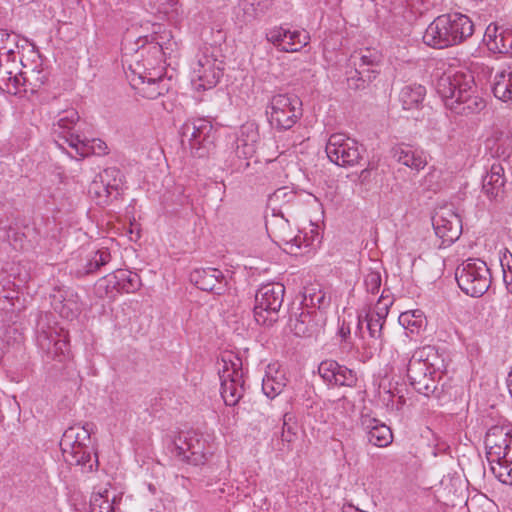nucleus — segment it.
I'll return each instance as SVG.
<instances>
[{
    "label": "nucleus",
    "instance_id": "1",
    "mask_svg": "<svg viewBox=\"0 0 512 512\" xmlns=\"http://www.w3.org/2000/svg\"><path fill=\"white\" fill-rule=\"evenodd\" d=\"M436 91L445 106L457 114L478 113L486 107L473 75L468 72L444 73L437 81Z\"/></svg>",
    "mask_w": 512,
    "mask_h": 512
},
{
    "label": "nucleus",
    "instance_id": "2",
    "mask_svg": "<svg viewBox=\"0 0 512 512\" xmlns=\"http://www.w3.org/2000/svg\"><path fill=\"white\" fill-rule=\"evenodd\" d=\"M474 32L470 18L461 13L442 14L426 28L423 42L432 48L444 49L464 42Z\"/></svg>",
    "mask_w": 512,
    "mask_h": 512
},
{
    "label": "nucleus",
    "instance_id": "3",
    "mask_svg": "<svg viewBox=\"0 0 512 512\" xmlns=\"http://www.w3.org/2000/svg\"><path fill=\"white\" fill-rule=\"evenodd\" d=\"M220 57V50L215 46L205 45L199 48L191 62V81L197 90L211 89L219 82L223 70Z\"/></svg>",
    "mask_w": 512,
    "mask_h": 512
},
{
    "label": "nucleus",
    "instance_id": "4",
    "mask_svg": "<svg viewBox=\"0 0 512 512\" xmlns=\"http://www.w3.org/2000/svg\"><path fill=\"white\" fill-rule=\"evenodd\" d=\"M216 128L207 118L188 119L181 127V144L194 157L209 155L214 147Z\"/></svg>",
    "mask_w": 512,
    "mask_h": 512
},
{
    "label": "nucleus",
    "instance_id": "5",
    "mask_svg": "<svg viewBox=\"0 0 512 512\" xmlns=\"http://www.w3.org/2000/svg\"><path fill=\"white\" fill-rule=\"evenodd\" d=\"M455 279L459 288L471 297L485 294L492 282L490 269L485 261L469 258L458 265Z\"/></svg>",
    "mask_w": 512,
    "mask_h": 512
},
{
    "label": "nucleus",
    "instance_id": "6",
    "mask_svg": "<svg viewBox=\"0 0 512 512\" xmlns=\"http://www.w3.org/2000/svg\"><path fill=\"white\" fill-rule=\"evenodd\" d=\"M89 425L72 426L65 430L60 440V448L64 461L71 466H82L92 469Z\"/></svg>",
    "mask_w": 512,
    "mask_h": 512
},
{
    "label": "nucleus",
    "instance_id": "7",
    "mask_svg": "<svg viewBox=\"0 0 512 512\" xmlns=\"http://www.w3.org/2000/svg\"><path fill=\"white\" fill-rule=\"evenodd\" d=\"M495 154L498 158L482 178V192L490 199L502 200L505 194V184L507 178L505 176V164L512 155V139L505 137L500 140Z\"/></svg>",
    "mask_w": 512,
    "mask_h": 512
},
{
    "label": "nucleus",
    "instance_id": "8",
    "mask_svg": "<svg viewBox=\"0 0 512 512\" xmlns=\"http://www.w3.org/2000/svg\"><path fill=\"white\" fill-rule=\"evenodd\" d=\"M265 112L273 128L289 130L302 116V103L295 95L280 93L270 98Z\"/></svg>",
    "mask_w": 512,
    "mask_h": 512
},
{
    "label": "nucleus",
    "instance_id": "9",
    "mask_svg": "<svg viewBox=\"0 0 512 512\" xmlns=\"http://www.w3.org/2000/svg\"><path fill=\"white\" fill-rule=\"evenodd\" d=\"M242 361L233 354L222 356L219 378L221 396L227 406L236 405L244 395Z\"/></svg>",
    "mask_w": 512,
    "mask_h": 512
},
{
    "label": "nucleus",
    "instance_id": "10",
    "mask_svg": "<svg viewBox=\"0 0 512 512\" xmlns=\"http://www.w3.org/2000/svg\"><path fill=\"white\" fill-rule=\"evenodd\" d=\"M22 68L17 62L5 70L6 78H1L0 90L12 95H17L28 90L34 91L47 80V72L40 68V64L28 67L20 60Z\"/></svg>",
    "mask_w": 512,
    "mask_h": 512
},
{
    "label": "nucleus",
    "instance_id": "11",
    "mask_svg": "<svg viewBox=\"0 0 512 512\" xmlns=\"http://www.w3.org/2000/svg\"><path fill=\"white\" fill-rule=\"evenodd\" d=\"M173 457L179 462L199 466L207 461L211 447L206 438L195 431L181 432L171 447Z\"/></svg>",
    "mask_w": 512,
    "mask_h": 512
},
{
    "label": "nucleus",
    "instance_id": "12",
    "mask_svg": "<svg viewBox=\"0 0 512 512\" xmlns=\"http://www.w3.org/2000/svg\"><path fill=\"white\" fill-rule=\"evenodd\" d=\"M285 287L281 283L262 285L255 295L254 317L259 324H272L282 306Z\"/></svg>",
    "mask_w": 512,
    "mask_h": 512
},
{
    "label": "nucleus",
    "instance_id": "13",
    "mask_svg": "<svg viewBox=\"0 0 512 512\" xmlns=\"http://www.w3.org/2000/svg\"><path fill=\"white\" fill-rule=\"evenodd\" d=\"M325 150L330 161L341 167L359 164L365 152L363 145L342 133L332 134Z\"/></svg>",
    "mask_w": 512,
    "mask_h": 512
},
{
    "label": "nucleus",
    "instance_id": "14",
    "mask_svg": "<svg viewBox=\"0 0 512 512\" xmlns=\"http://www.w3.org/2000/svg\"><path fill=\"white\" fill-rule=\"evenodd\" d=\"M258 140L257 126L254 123L243 124L234 134L230 145L231 155H233L231 166H234L236 170L246 169L249 162L243 161L255 154Z\"/></svg>",
    "mask_w": 512,
    "mask_h": 512
},
{
    "label": "nucleus",
    "instance_id": "15",
    "mask_svg": "<svg viewBox=\"0 0 512 512\" xmlns=\"http://www.w3.org/2000/svg\"><path fill=\"white\" fill-rule=\"evenodd\" d=\"M37 343L48 356L60 362L71 355L68 331L58 325L45 327L39 324Z\"/></svg>",
    "mask_w": 512,
    "mask_h": 512
},
{
    "label": "nucleus",
    "instance_id": "16",
    "mask_svg": "<svg viewBox=\"0 0 512 512\" xmlns=\"http://www.w3.org/2000/svg\"><path fill=\"white\" fill-rule=\"evenodd\" d=\"M432 224L435 234L442 240L441 245L443 246H449L455 242L462 233V221L451 208L439 209L432 217Z\"/></svg>",
    "mask_w": 512,
    "mask_h": 512
},
{
    "label": "nucleus",
    "instance_id": "17",
    "mask_svg": "<svg viewBox=\"0 0 512 512\" xmlns=\"http://www.w3.org/2000/svg\"><path fill=\"white\" fill-rule=\"evenodd\" d=\"M444 360L438 350L431 345L423 346L414 351L407 365V377L423 374L442 373Z\"/></svg>",
    "mask_w": 512,
    "mask_h": 512
},
{
    "label": "nucleus",
    "instance_id": "18",
    "mask_svg": "<svg viewBox=\"0 0 512 512\" xmlns=\"http://www.w3.org/2000/svg\"><path fill=\"white\" fill-rule=\"evenodd\" d=\"M300 312L291 314L289 318V329L298 337H312L316 335L325 324L323 311H310L303 307Z\"/></svg>",
    "mask_w": 512,
    "mask_h": 512
},
{
    "label": "nucleus",
    "instance_id": "19",
    "mask_svg": "<svg viewBox=\"0 0 512 512\" xmlns=\"http://www.w3.org/2000/svg\"><path fill=\"white\" fill-rule=\"evenodd\" d=\"M265 35L268 42L284 52L300 51L310 40L306 31H292L282 26L268 29Z\"/></svg>",
    "mask_w": 512,
    "mask_h": 512
},
{
    "label": "nucleus",
    "instance_id": "20",
    "mask_svg": "<svg viewBox=\"0 0 512 512\" xmlns=\"http://www.w3.org/2000/svg\"><path fill=\"white\" fill-rule=\"evenodd\" d=\"M485 447L489 463L512 455V432L502 426H493L486 433Z\"/></svg>",
    "mask_w": 512,
    "mask_h": 512
},
{
    "label": "nucleus",
    "instance_id": "21",
    "mask_svg": "<svg viewBox=\"0 0 512 512\" xmlns=\"http://www.w3.org/2000/svg\"><path fill=\"white\" fill-rule=\"evenodd\" d=\"M190 280L199 289L216 295L224 294L228 289V280L217 268H197L190 273Z\"/></svg>",
    "mask_w": 512,
    "mask_h": 512
},
{
    "label": "nucleus",
    "instance_id": "22",
    "mask_svg": "<svg viewBox=\"0 0 512 512\" xmlns=\"http://www.w3.org/2000/svg\"><path fill=\"white\" fill-rule=\"evenodd\" d=\"M381 60L382 55L377 49L362 48L351 54L349 62L355 68L356 74L363 75V80L372 81L379 73L377 68Z\"/></svg>",
    "mask_w": 512,
    "mask_h": 512
},
{
    "label": "nucleus",
    "instance_id": "23",
    "mask_svg": "<svg viewBox=\"0 0 512 512\" xmlns=\"http://www.w3.org/2000/svg\"><path fill=\"white\" fill-rule=\"evenodd\" d=\"M318 373L328 385L353 387L357 383L356 373L335 360L322 361Z\"/></svg>",
    "mask_w": 512,
    "mask_h": 512
},
{
    "label": "nucleus",
    "instance_id": "24",
    "mask_svg": "<svg viewBox=\"0 0 512 512\" xmlns=\"http://www.w3.org/2000/svg\"><path fill=\"white\" fill-rule=\"evenodd\" d=\"M79 121L78 112L71 108L60 112L56 120L53 122V135L55 144L62 150L68 151L69 138L72 136H80L79 134L72 133L76 123Z\"/></svg>",
    "mask_w": 512,
    "mask_h": 512
},
{
    "label": "nucleus",
    "instance_id": "25",
    "mask_svg": "<svg viewBox=\"0 0 512 512\" xmlns=\"http://www.w3.org/2000/svg\"><path fill=\"white\" fill-rule=\"evenodd\" d=\"M52 306L61 317L73 320L81 311L78 294L71 288H58L52 295Z\"/></svg>",
    "mask_w": 512,
    "mask_h": 512
},
{
    "label": "nucleus",
    "instance_id": "26",
    "mask_svg": "<svg viewBox=\"0 0 512 512\" xmlns=\"http://www.w3.org/2000/svg\"><path fill=\"white\" fill-rule=\"evenodd\" d=\"M391 155L395 161L416 172H419L428 164L427 154L424 150L407 144L394 146Z\"/></svg>",
    "mask_w": 512,
    "mask_h": 512
},
{
    "label": "nucleus",
    "instance_id": "27",
    "mask_svg": "<svg viewBox=\"0 0 512 512\" xmlns=\"http://www.w3.org/2000/svg\"><path fill=\"white\" fill-rule=\"evenodd\" d=\"M266 227L277 241L301 248V237L293 235L289 221L284 218L281 210L267 218Z\"/></svg>",
    "mask_w": 512,
    "mask_h": 512
},
{
    "label": "nucleus",
    "instance_id": "28",
    "mask_svg": "<svg viewBox=\"0 0 512 512\" xmlns=\"http://www.w3.org/2000/svg\"><path fill=\"white\" fill-rule=\"evenodd\" d=\"M69 141V148L72 151H67V153L72 158L77 155L84 158L90 155L103 156L108 153L107 144L101 139L72 136Z\"/></svg>",
    "mask_w": 512,
    "mask_h": 512
},
{
    "label": "nucleus",
    "instance_id": "29",
    "mask_svg": "<svg viewBox=\"0 0 512 512\" xmlns=\"http://www.w3.org/2000/svg\"><path fill=\"white\" fill-rule=\"evenodd\" d=\"M360 424L367 433L368 441L374 446L386 447L391 444L393 435L391 429L384 423L369 415H362Z\"/></svg>",
    "mask_w": 512,
    "mask_h": 512
},
{
    "label": "nucleus",
    "instance_id": "30",
    "mask_svg": "<svg viewBox=\"0 0 512 512\" xmlns=\"http://www.w3.org/2000/svg\"><path fill=\"white\" fill-rule=\"evenodd\" d=\"M484 37L491 51L512 54V28L489 25Z\"/></svg>",
    "mask_w": 512,
    "mask_h": 512
},
{
    "label": "nucleus",
    "instance_id": "31",
    "mask_svg": "<svg viewBox=\"0 0 512 512\" xmlns=\"http://www.w3.org/2000/svg\"><path fill=\"white\" fill-rule=\"evenodd\" d=\"M121 496L115 490L100 489L93 492L90 498L91 512H115Z\"/></svg>",
    "mask_w": 512,
    "mask_h": 512
},
{
    "label": "nucleus",
    "instance_id": "32",
    "mask_svg": "<svg viewBox=\"0 0 512 512\" xmlns=\"http://www.w3.org/2000/svg\"><path fill=\"white\" fill-rule=\"evenodd\" d=\"M18 42L19 36L17 34L0 30V56L5 62V70L17 62V55L19 54Z\"/></svg>",
    "mask_w": 512,
    "mask_h": 512
},
{
    "label": "nucleus",
    "instance_id": "33",
    "mask_svg": "<svg viewBox=\"0 0 512 512\" xmlns=\"http://www.w3.org/2000/svg\"><path fill=\"white\" fill-rule=\"evenodd\" d=\"M111 260V254L107 248H102L92 252L83 259V264L78 267L74 273L77 277H82L88 274L95 273L102 266L109 263Z\"/></svg>",
    "mask_w": 512,
    "mask_h": 512
},
{
    "label": "nucleus",
    "instance_id": "34",
    "mask_svg": "<svg viewBox=\"0 0 512 512\" xmlns=\"http://www.w3.org/2000/svg\"><path fill=\"white\" fill-rule=\"evenodd\" d=\"M426 95V88L420 84H408L399 92V102L404 110L418 109Z\"/></svg>",
    "mask_w": 512,
    "mask_h": 512
},
{
    "label": "nucleus",
    "instance_id": "35",
    "mask_svg": "<svg viewBox=\"0 0 512 512\" xmlns=\"http://www.w3.org/2000/svg\"><path fill=\"white\" fill-rule=\"evenodd\" d=\"M492 92L500 101L512 103V70H502L496 73Z\"/></svg>",
    "mask_w": 512,
    "mask_h": 512
},
{
    "label": "nucleus",
    "instance_id": "36",
    "mask_svg": "<svg viewBox=\"0 0 512 512\" xmlns=\"http://www.w3.org/2000/svg\"><path fill=\"white\" fill-rule=\"evenodd\" d=\"M139 83H134L133 87L138 90V93L147 99H156L160 95H163L167 90L165 85L162 83L163 79L158 78H147L140 75L138 77Z\"/></svg>",
    "mask_w": 512,
    "mask_h": 512
},
{
    "label": "nucleus",
    "instance_id": "37",
    "mask_svg": "<svg viewBox=\"0 0 512 512\" xmlns=\"http://www.w3.org/2000/svg\"><path fill=\"white\" fill-rule=\"evenodd\" d=\"M441 373H432L431 371L408 377L410 385L419 393L426 397L433 395L438 386L437 377Z\"/></svg>",
    "mask_w": 512,
    "mask_h": 512
},
{
    "label": "nucleus",
    "instance_id": "38",
    "mask_svg": "<svg viewBox=\"0 0 512 512\" xmlns=\"http://www.w3.org/2000/svg\"><path fill=\"white\" fill-rule=\"evenodd\" d=\"M303 308L310 311H323L330 305V297L318 286L305 288Z\"/></svg>",
    "mask_w": 512,
    "mask_h": 512
},
{
    "label": "nucleus",
    "instance_id": "39",
    "mask_svg": "<svg viewBox=\"0 0 512 512\" xmlns=\"http://www.w3.org/2000/svg\"><path fill=\"white\" fill-rule=\"evenodd\" d=\"M286 386V378L284 373L280 371H273L269 367L262 380V391L270 399L278 396Z\"/></svg>",
    "mask_w": 512,
    "mask_h": 512
},
{
    "label": "nucleus",
    "instance_id": "40",
    "mask_svg": "<svg viewBox=\"0 0 512 512\" xmlns=\"http://www.w3.org/2000/svg\"><path fill=\"white\" fill-rule=\"evenodd\" d=\"M101 183L102 185H106V189H108L110 197L116 198L120 195V191L122 190L124 176L117 167H109L101 172L100 184Z\"/></svg>",
    "mask_w": 512,
    "mask_h": 512
},
{
    "label": "nucleus",
    "instance_id": "41",
    "mask_svg": "<svg viewBox=\"0 0 512 512\" xmlns=\"http://www.w3.org/2000/svg\"><path fill=\"white\" fill-rule=\"evenodd\" d=\"M273 6V0H241L240 8L244 13L245 21H251L264 15Z\"/></svg>",
    "mask_w": 512,
    "mask_h": 512
},
{
    "label": "nucleus",
    "instance_id": "42",
    "mask_svg": "<svg viewBox=\"0 0 512 512\" xmlns=\"http://www.w3.org/2000/svg\"><path fill=\"white\" fill-rule=\"evenodd\" d=\"M399 323L412 333L419 332L426 324V317L419 309L406 311L400 314Z\"/></svg>",
    "mask_w": 512,
    "mask_h": 512
},
{
    "label": "nucleus",
    "instance_id": "43",
    "mask_svg": "<svg viewBox=\"0 0 512 512\" xmlns=\"http://www.w3.org/2000/svg\"><path fill=\"white\" fill-rule=\"evenodd\" d=\"M297 439V425L294 421V416L292 413L286 412L283 415V427L281 433V441L283 445L286 446L287 450L292 449V444Z\"/></svg>",
    "mask_w": 512,
    "mask_h": 512
},
{
    "label": "nucleus",
    "instance_id": "44",
    "mask_svg": "<svg viewBox=\"0 0 512 512\" xmlns=\"http://www.w3.org/2000/svg\"><path fill=\"white\" fill-rule=\"evenodd\" d=\"M492 473L504 484L512 485V455L490 463Z\"/></svg>",
    "mask_w": 512,
    "mask_h": 512
},
{
    "label": "nucleus",
    "instance_id": "45",
    "mask_svg": "<svg viewBox=\"0 0 512 512\" xmlns=\"http://www.w3.org/2000/svg\"><path fill=\"white\" fill-rule=\"evenodd\" d=\"M148 4L153 10L165 15L168 19L178 16L179 0H148Z\"/></svg>",
    "mask_w": 512,
    "mask_h": 512
},
{
    "label": "nucleus",
    "instance_id": "46",
    "mask_svg": "<svg viewBox=\"0 0 512 512\" xmlns=\"http://www.w3.org/2000/svg\"><path fill=\"white\" fill-rule=\"evenodd\" d=\"M296 198V194L288 187H281L275 190L268 199V206L272 212H278V206L282 203H290Z\"/></svg>",
    "mask_w": 512,
    "mask_h": 512
},
{
    "label": "nucleus",
    "instance_id": "47",
    "mask_svg": "<svg viewBox=\"0 0 512 512\" xmlns=\"http://www.w3.org/2000/svg\"><path fill=\"white\" fill-rule=\"evenodd\" d=\"M155 41L164 56H171L177 50V43L174 41L170 31L157 33Z\"/></svg>",
    "mask_w": 512,
    "mask_h": 512
},
{
    "label": "nucleus",
    "instance_id": "48",
    "mask_svg": "<svg viewBox=\"0 0 512 512\" xmlns=\"http://www.w3.org/2000/svg\"><path fill=\"white\" fill-rule=\"evenodd\" d=\"M386 319L379 318L369 313L365 314L364 322L366 323L367 330L371 338L380 339L382 336V329Z\"/></svg>",
    "mask_w": 512,
    "mask_h": 512
},
{
    "label": "nucleus",
    "instance_id": "49",
    "mask_svg": "<svg viewBox=\"0 0 512 512\" xmlns=\"http://www.w3.org/2000/svg\"><path fill=\"white\" fill-rule=\"evenodd\" d=\"M393 304V299L385 294V290L382 292L380 298L378 299L377 303L374 305L373 308H370L367 313L377 316L379 318L386 319L389 308Z\"/></svg>",
    "mask_w": 512,
    "mask_h": 512
},
{
    "label": "nucleus",
    "instance_id": "50",
    "mask_svg": "<svg viewBox=\"0 0 512 512\" xmlns=\"http://www.w3.org/2000/svg\"><path fill=\"white\" fill-rule=\"evenodd\" d=\"M381 282V274L376 270H370L364 277L366 291L371 294L378 293L381 287Z\"/></svg>",
    "mask_w": 512,
    "mask_h": 512
},
{
    "label": "nucleus",
    "instance_id": "51",
    "mask_svg": "<svg viewBox=\"0 0 512 512\" xmlns=\"http://www.w3.org/2000/svg\"><path fill=\"white\" fill-rule=\"evenodd\" d=\"M101 182V173L93 180L89 187V193L94 194L98 198H104V202L110 198V194L108 189H106V185H102Z\"/></svg>",
    "mask_w": 512,
    "mask_h": 512
},
{
    "label": "nucleus",
    "instance_id": "52",
    "mask_svg": "<svg viewBox=\"0 0 512 512\" xmlns=\"http://www.w3.org/2000/svg\"><path fill=\"white\" fill-rule=\"evenodd\" d=\"M404 3L412 12L422 13L424 10L434 6V0H399Z\"/></svg>",
    "mask_w": 512,
    "mask_h": 512
},
{
    "label": "nucleus",
    "instance_id": "53",
    "mask_svg": "<svg viewBox=\"0 0 512 512\" xmlns=\"http://www.w3.org/2000/svg\"><path fill=\"white\" fill-rule=\"evenodd\" d=\"M363 75H358L354 72V75H351L347 78L348 86L351 89L359 90L364 89L368 83L371 81L363 80Z\"/></svg>",
    "mask_w": 512,
    "mask_h": 512
},
{
    "label": "nucleus",
    "instance_id": "54",
    "mask_svg": "<svg viewBox=\"0 0 512 512\" xmlns=\"http://www.w3.org/2000/svg\"><path fill=\"white\" fill-rule=\"evenodd\" d=\"M436 177V171L433 170V171H430L425 177H424V182H423V185L427 188V189H433L435 190V188H433L431 182L432 180Z\"/></svg>",
    "mask_w": 512,
    "mask_h": 512
},
{
    "label": "nucleus",
    "instance_id": "55",
    "mask_svg": "<svg viewBox=\"0 0 512 512\" xmlns=\"http://www.w3.org/2000/svg\"><path fill=\"white\" fill-rule=\"evenodd\" d=\"M128 282L130 284V288L132 290H135L138 287V285H139V277H138V275L134 274L132 276H129Z\"/></svg>",
    "mask_w": 512,
    "mask_h": 512
},
{
    "label": "nucleus",
    "instance_id": "56",
    "mask_svg": "<svg viewBox=\"0 0 512 512\" xmlns=\"http://www.w3.org/2000/svg\"><path fill=\"white\" fill-rule=\"evenodd\" d=\"M507 386H508L509 392L512 396V366H511V370L507 377Z\"/></svg>",
    "mask_w": 512,
    "mask_h": 512
},
{
    "label": "nucleus",
    "instance_id": "57",
    "mask_svg": "<svg viewBox=\"0 0 512 512\" xmlns=\"http://www.w3.org/2000/svg\"><path fill=\"white\" fill-rule=\"evenodd\" d=\"M339 332H340V334H341V336H342L343 338H346V336H347L348 334H350V329H349V327H344V326H342V327L340 328V331H339Z\"/></svg>",
    "mask_w": 512,
    "mask_h": 512
},
{
    "label": "nucleus",
    "instance_id": "58",
    "mask_svg": "<svg viewBox=\"0 0 512 512\" xmlns=\"http://www.w3.org/2000/svg\"><path fill=\"white\" fill-rule=\"evenodd\" d=\"M343 512H362V511H360L358 509H354L353 507L350 506V507L344 509Z\"/></svg>",
    "mask_w": 512,
    "mask_h": 512
},
{
    "label": "nucleus",
    "instance_id": "59",
    "mask_svg": "<svg viewBox=\"0 0 512 512\" xmlns=\"http://www.w3.org/2000/svg\"><path fill=\"white\" fill-rule=\"evenodd\" d=\"M358 318H359V322H358V325H359V326H361V325L363 324V320H362V317H361V316H359Z\"/></svg>",
    "mask_w": 512,
    "mask_h": 512
}]
</instances>
